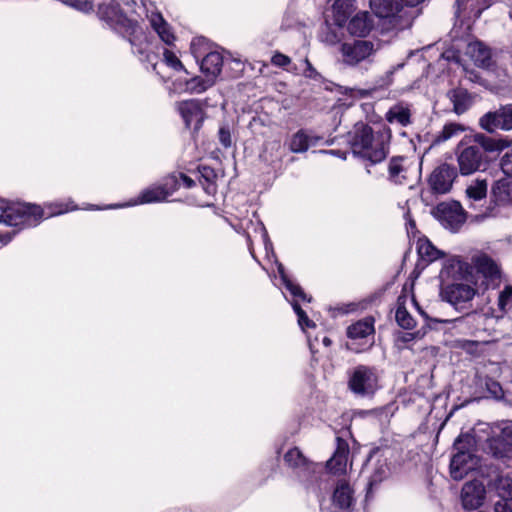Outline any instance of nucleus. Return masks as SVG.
I'll use <instances>...</instances> for the list:
<instances>
[{
  "label": "nucleus",
  "mask_w": 512,
  "mask_h": 512,
  "mask_svg": "<svg viewBox=\"0 0 512 512\" xmlns=\"http://www.w3.org/2000/svg\"><path fill=\"white\" fill-rule=\"evenodd\" d=\"M318 140V137H310L304 130H299L292 136L289 148L294 153H303L311 145H315Z\"/></svg>",
  "instance_id": "obj_26"
},
{
  "label": "nucleus",
  "mask_w": 512,
  "mask_h": 512,
  "mask_svg": "<svg viewBox=\"0 0 512 512\" xmlns=\"http://www.w3.org/2000/svg\"><path fill=\"white\" fill-rule=\"evenodd\" d=\"M487 492L484 484L478 480L465 483L461 491L463 507L468 510L479 508L483 505Z\"/></svg>",
  "instance_id": "obj_10"
},
{
  "label": "nucleus",
  "mask_w": 512,
  "mask_h": 512,
  "mask_svg": "<svg viewBox=\"0 0 512 512\" xmlns=\"http://www.w3.org/2000/svg\"><path fill=\"white\" fill-rule=\"evenodd\" d=\"M395 318L398 325L404 329L410 330L416 325L415 320L404 306H399L397 308Z\"/></svg>",
  "instance_id": "obj_38"
},
{
  "label": "nucleus",
  "mask_w": 512,
  "mask_h": 512,
  "mask_svg": "<svg viewBox=\"0 0 512 512\" xmlns=\"http://www.w3.org/2000/svg\"><path fill=\"white\" fill-rule=\"evenodd\" d=\"M324 343H325V344H329V343H330V340H329V339H327V338H325V339H324Z\"/></svg>",
  "instance_id": "obj_59"
},
{
  "label": "nucleus",
  "mask_w": 512,
  "mask_h": 512,
  "mask_svg": "<svg viewBox=\"0 0 512 512\" xmlns=\"http://www.w3.org/2000/svg\"><path fill=\"white\" fill-rule=\"evenodd\" d=\"M284 460L293 467H300L307 464V459L298 448L290 449L285 455Z\"/></svg>",
  "instance_id": "obj_39"
},
{
  "label": "nucleus",
  "mask_w": 512,
  "mask_h": 512,
  "mask_svg": "<svg viewBox=\"0 0 512 512\" xmlns=\"http://www.w3.org/2000/svg\"><path fill=\"white\" fill-rule=\"evenodd\" d=\"M326 41L330 42L331 44L336 43L338 41L336 34H334V33L328 34L326 36Z\"/></svg>",
  "instance_id": "obj_54"
},
{
  "label": "nucleus",
  "mask_w": 512,
  "mask_h": 512,
  "mask_svg": "<svg viewBox=\"0 0 512 512\" xmlns=\"http://www.w3.org/2000/svg\"><path fill=\"white\" fill-rule=\"evenodd\" d=\"M498 308L502 312L501 315L496 316L498 319L503 318L512 309V286H505L499 293Z\"/></svg>",
  "instance_id": "obj_35"
},
{
  "label": "nucleus",
  "mask_w": 512,
  "mask_h": 512,
  "mask_svg": "<svg viewBox=\"0 0 512 512\" xmlns=\"http://www.w3.org/2000/svg\"><path fill=\"white\" fill-rule=\"evenodd\" d=\"M476 294V289L468 283L454 281L446 284L441 290V296L444 300L459 309L463 304L471 301Z\"/></svg>",
  "instance_id": "obj_6"
},
{
  "label": "nucleus",
  "mask_w": 512,
  "mask_h": 512,
  "mask_svg": "<svg viewBox=\"0 0 512 512\" xmlns=\"http://www.w3.org/2000/svg\"><path fill=\"white\" fill-rule=\"evenodd\" d=\"M472 263L478 273H481L485 278L492 281L498 280L501 276V271L498 264L487 254H477L472 258Z\"/></svg>",
  "instance_id": "obj_17"
},
{
  "label": "nucleus",
  "mask_w": 512,
  "mask_h": 512,
  "mask_svg": "<svg viewBox=\"0 0 512 512\" xmlns=\"http://www.w3.org/2000/svg\"><path fill=\"white\" fill-rule=\"evenodd\" d=\"M149 21L152 28L157 32L164 43L171 45L174 42L175 36L171 31V27L160 13H152L149 17Z\"/></svg>",
  "instance_id": "obj_23"
},
{
  "label": "nucleus",
  "mask_w": 512,
  "mask_h": 512,
  "mask_svg": "<svg viewBox=\"0 0 512 512\" xmlns=\"http://www.w3.org/2000/svg\"><path fill=\"white\" fill-rule=\"evenodd\" d=\"M169 192L165 186H154L144 190L140 195L141 203L160 202L167 198Z\"/></svg>",
  "instance_id": "obj_32"
},
{
  "label": "nucleus",
  "mask_w": 512,
  "mask_h": 512,
  "mask_svg": "<svg viewBox=\"0 0 512 512\" xmlns=\"http://www.w3.org/2000/svg\"><path fill=\"white\" fill-rule=\"evenodd\" d=\"M467 197L473 201H479L487 195V182L486 180H476L466 189Z\"/></svg>",
  "instance_id": "obj_34"
},
{
  "label": "nucleus",
  "mask_w": 512,
  "mask_h": 512,
  "mask_svg": "<svg viewBox=\"0 0 512 512\" xmlns=\"http://www.w3.org/2000/svg\"><path fill=\"white\" fill-rule=\"evenodd\" d=\"M402 157H393L389 162V175L395 182H400L398 176L403 170L401 165Z\"/></svg>",
  "instance_id": "obj_41"
},
{
  "label": "nucleus",
  "mask_w": 512,
  "mask_h": 512,
  "mask_svg": "<svg viewBox=\"0 0 512 512\" xmlns=\"http://www.w3.org/2000/svg\"><path fill=\"white\" fill-rule=\"evenodd\" d=\"M223 57L219 52L208 53L201 61V71L215 80L222 71Z\"/></svg>",
  "instance_id": "obj_22"
},
{
  "label": "nucleus",
  "mask_w": 512,
  "mask_h": 512,
  "mask_svg": "<svg viewBox=\"0 0 512 512\" xmlns=\"http://www.w3.org/2000/svg\"><path fill=\"white\" fill-rule=\"evenodd\" d=\"M476 145L484 152H499L512 144V140L507 138H493L484 134H476L474 136Z\"/></svg>",
  "instance_id": "obj_21"
},
{
  "label": "nucleus",
  "mask_w": 512,
  "mask_h": 512,
  "mask_svg": "<svg viewBox=\"0 0 512 512\" xmlns=\"http://www.w3.org/2000/svg\"><path fill=\"white\" fill-rule=\"evenodd\" d=\"M11 235L10 233H0V242L2 244H7L11 241Z\"/></svg>",
  "instance_id": "obj_52"
},
{
  "label": "nucleus",
  "mask_w": 512,
  "mask_h": 512,
  "mask_svg": "<svg viewBox=\"0 0 512 512\" xmlns=\"http://www.w3.org/2000/svg\"><path fill=\"white\" fill-rule=\"evenodd\" d=\"M434 214L444 226L451 230L458 229L466 219L464 210L456 201L438 204Z\"/></svg>",
  "instance_id": "obj_8"
},
{
  "label": "nucleus",
  "mask_w": 512,
  "mask_h": 512,
  "mask_svg": "<svg viewBox=\"0 0 512 512\" xmlns=\"http://www.w3.org/2000/svg\"><path fill=\"white\" fill-rule=\"evenodd\" d=\"M283 283L286 289L289 290L293 296L299 297L302 300L310 301V299L307 298V295L305 294L303 289L299 285L294 284L290 279H288L287 275H283Z\"/></svg>",
  "instance_id": "obj_40"
},
{
  "label": "nucleus",
  "mask_w": 512,
  "mask_h": 512,
  "mask_svg": "<svg viewBox=\"0 0 512 512\" xmlns=\"http://www.w3.org/2000/svg\"><path fill=\"white\" fill-rule=\"evenodd\" d=\"M459 171L462 175H470L486 165L485 154L477 145L467 146L457 153Z\"/></svg>",
  "instance_id": "obj_5"
},
{
  "label": "nucleus",
  "mask_w": 512,
  "mask_h": 512,
  "mask_svg": "<svg viewBox=\"0 0 512 512\" xmlns=\"http://www.w3.org/2000/svg\"><path fill=\"white\" fill-rule=\"evenodd\" d=\"M32 214V204L6 203L0 206V223L18 227L25 224Z\"/></svg>",
  "instance_id": "obj_7"
},
{
  "label": "nucleus",
  "mask_w": 512,
  "mask_h": 512,
  "mask_svg": "<svg viewBox=\"0 0 512 512\" xmlns=\"http://www.w3.org/2000/svg\"><path fill=\"white\" fill-rule=\"evenodd\" d=\"M407 6H416L419 3L423 2L424 0H403Z\"/></svg>",
  "instance_id": "obj_55"
},
{
  "label": "nucleus",
  "mask_w": 512,
  "mask_h": 512,
  "mask_svg": "<svg viewBox=\"0 0 512 512\" xmlns=\"http://www.w3.org/2000/svg\"><path fill=\"white\" fill-rule=\"evenodd\" d=\"M33 211H34V220H36V218H42L43 210L40 206H37L34 204Z\"/></svg>",
  "instance_id": "obj_53"
},
{
  "label": "nucleus",
  "mask_w": 512,
  "mask_h": 512,
  "mask_svg": "<svg viewBox=\"0 0 512 512\" xmlns=\"http://www.w3.org/2000/svg\"><path fill=\"white\" fill-rule=\"evenodd\" d=\"M487 491L491 497H498V501H512V477L497 474L494 479L488 481Z\"/></svg>",
  "instance_id": "obj_16"
},
{
  "label": "nucleus",
  "mask_w": 512,
  "mask_h": 512,
  "mask_svg": "<svg viewBox=\"0 0 512 512\" xmlns=\"http://www.w3.org/2000/svg\"><path fill=\"white\" fill-rule=\"evenodd\" d=\"M367 12L356 14L348 24V30L352 35L363 37L371 30Z\"/></svg>",
  "instance_id": "obj_27"
},
{
  "label": "nucleus",
  "mask_w": 512,
  "mask_h": 512,
  "mask_svg": "<svg viewBox=\"0 0 512 512\" xmlns=\"http://www.w3.org/2000/svg\"><path fill=\"white\" fill-rule=\"evenodd\" d=\"M390 466L387 462V458L378 459L375 468L370 477V485H375L382 482L390 475Z\"/></svg>",
  "instance_id": "obj_33"
},
{
  "label": "nucleus",
  "mask_w": 512,
  "mask_h": 512,
  "mask_svg": "<svg viewBox=\"0 0 512 512\" xmlns=\"http://www.w3.org/2000/svg\"><path fill=\"white\" fill-rule=\"evenodd\" d=\"M464 2V0H456L455 1V5L457 6V11H456V14L459 13V9H460V6L461 4Z\"/></svg>",
  "instance_id": "obj_57"
},
{
  "label": "nucleus",
  "mask_w": 512,
  "mask_h": 512,
  "mask_svg": "<svg viewBox=\"0 0 512 512\" xmlns=\"http://www.w3.org/2000/svg\"><path fill=\"white\" fill-rule=\"evenodd\" d=\"M214 83L215 80L208 76L205 78L194 77L187 82V89L192 93L200 94L212 87Z\"/></svg>",
  "instance_id": "obj_36"
},
{
  "label": "nucleus",
  "mask_w": 512,
  "mask_h": 512,
  "mask_svg": "<svg viewBox=\"0 0 512 512\" xmlns=\"http://www.w3.org/2000/svg\"><path fill=\"white\" fill-rule=\"evenodd\" d=\"M380 40L358 39L341 45L343 62L349 66H355L370 58L381 49Z\"/></svg>",
  "instance_id": "obj_2"
},
{
  "label": "nucleus",
  "mask_w": 512,
  "mask_h": 512,
  "mask_svg": "<svg viewBox=\"0 0 512 512\" xmlns=\"http://www.w3.org/2000/svg\"><path fill=\"white\" fill-rule=\"evenodd\" d=\"M370 8L379 18H390L397 25V18L402 17L404 9L396 0H369Z\"/></svg>",
  "instance_id": "obj_14"
},
{
  "label": "nucleus",
  "mask_w": 512,
  "mask_h": 512,
  "mask_svg": "<svg viewBox=\"0 0 512 512\" xmlns=\"http://www.w3.org/2000/svg\"><path fill=\"white\" fill-rule=\"evenodd\" d=\"M418 254L423 260L433 262L444 257V252L437 249L429 240H419Z\"/></svg>",
  "instance_id": "obj_30"
},
{
  "label": "nucleus",
  "mask_w": 512,
  "mask_h": 512,
  "mask_svg": "<svg viewBox=\"0 0 512 512\" xmlns=\"http://www.w3.org/2000/svg\"><path fill=\"white\" fill-rule=\"evenodd\" d=\"M332 502L334 506H337L341 510H349L354 502L353 491L348 483L341 481L337 484L333 496Z\"/></svg>",
  "instance_id": "obj_20"
},
{
  "label": "nucleus",
  "mask_w": 512,
  "mask_h": 512,
  "mask_svg": "<svg viewBox=\"0 0 512 512\" xmlns=\"http://www.w3.org/2000/svg\"><path fill=\"white\" fill-rule=\"evenodd\" d=\"M486 386L491 394H493L494 397L499 398L502 396L503 391L500 384L496 381H489L486 383Z\"/></svg>",
  "instance_id": "obj_48"
},
{
  "label": "nucleus",
  "mask_w": 512,
  "mask_h": 512,
  "mask_svg": "<svg viewBox=\"0 0 512 512\" xmlns=\"http://www.w3.org/2000/svg\"><path fill=\"white\" fill-rule=\"evenodd\" d=\"M456 177V168L447 163H443L432 171L428 183L434 193L446 194L451 190Z\"/></svg>",
  "instance_id": "obj_9"
},
{
  "label": "nucleus",
  "mask_w": 512,
  "mask_h": 512,
  "mask_svg": "<svg viewBox=\"0 0 512 512\" xmlns=\"http://www.w3.org/2000/svg\"><path fill=\"white\" fill-rule=\"evenodd\" d=\"M219 141L225 147L229 148L232 145L231 133L227 126H222L218 132Z\"/></svg>",
  "instance_id": "obj_45"
},
{
  "label": "nucleus",
  "mask_w": 512,
  "mask_h": 512,
  "mask_svg": "<svg viewBox=\"0 0 512 512\" xmlns=\"http://www.w3.org/2000/svg\"><path fill=\"white\" fill-rule=\"evenodd\" d=\"M356 0H334L332 5L333 20L342 27L356 10Z\"/></svg>",
  "instance_id": "obj_19"
},
{
  "label": "nucleus",
  "mask_w": 512,
  "mask_h": 512,
  "mask_svg": "<svg viewBox=\"0 0 512 512\" xmlns=\"http://www.w3.org/2000/svg\"><path fill=\"white\" fill-rule=\"evenodd\" d=\"M466 55L469 56L478 67L489 68L492 65L491 51L480 41L470 42L466 48Z\"/></svg>",
  "instance_id": "obj_18"
},
{
  "label": "nucleus",
  "mask_w": 512,
  "mask_h": 512,
  "mask_svg": "<svg viewBox=\"0 0 512 512\" xmlns=\"http://www.w3.org/2000/svg\"><path fill=\"white\" fill-rule=\"evenodd\" d=\"M492 196L499 204L512 201V180L508 178L499 179L494 183L491 190Z\"/></svg>",
  "instance_id": "obj_25"
},
{
  "label": "nucleus",
  "mask_w": 512,
  "mask_h": 512,
  "mask_svg": "<svg viewBox=\"0 0 512 512\" xmlns=\"http://www.w3.org/2000/svg\"><path fill=\"white\" fill-rule=\"evenodd\" d=\"M512 501H496L494 504L495 512H512Z\"/></svg>",
  "instance_id": "obj_49"
},
{
  "label": "nucleus",
  "mask_w": 512,
  "mask_h": 512,
  "mask_svg": "<svg viewBox=\"0 0 512 512\" xmlns=\"http://www.w3.org/2000/svg\"><path fill=\"white\" fill-rule=\"evenodd\" d=\"M304 63L306 64V69L304 71L305 77L316 79L319 76V73L316 71V69L312 66V64L307 58L304 60Z\"/></svg>",
  "instance_id": "obj_50"
},
{
  "label": "nucleus",
  "mask_w": 512,
  "mask_h": 512,
  "mask_svg": "<svg viewBox=\"0 0 512 512\" xmlns=\"http://www.w3.org/2000/svg\"><path fill=\"white\" fill-rule=\"evenodd\" d=\"M475 446V439L472 435L460 434L454 442V449L456 453H472V449Z\"/></svg>",
  "instance_id": "obj_37"
},
{
  "label": "nucleus",
  "mask_w": 512,
  "mask_h": 512,
  "mask_svg": "<svg viewBox=\"0 0 512 512\" xmlns=\"http://www.w3.org/2000/svg\"><path fill=\"white\" fill-rule=\"evenodd\" d=\"M348 449L339 445L333 456L327 461V468L334 474L343 473L346 469Z\"/></svg>",
  "instance_id": "obj_29"
},
{
  "label": "nucleus",
  "mask_w": 512,
  "mask_h": 512,
  "mask_svg": "<svg viewBox=\"0 0 512 512\" xmlns=\"http://www.w3.org/2000/svg\"><path fill=\"white\" fill-rule=\"evenodd\" d=\"M511 429L509 423L506 424L496 436L487 440L488 452L497 459L512 457V439L508 437V430Z\"/></svg>",
  "instance_id": "obj_11"
},
{
  "label": "nucleus",
  "mask_w": 512,
  "mask_h": 512,
  "mask_svg": "<svg viewBox=\"0 0 512 512\" xmlns=\"http://www.w3.org/2000/svg\"><path fill=\"white\" fill-rule=\"evenodd\" d=\"M463 131H465V127L462 124L453 123V122L448 123L443 127V129L438 134L435 135L432 143L433 144L443 143V142L459 135Z\"/></svg>",
  "instance_id": "obj_31"
},
{
  "label": "nucleus",
  "mask_w": 512,
  "mask_h": 512,
  "mask_svg": "<svg viewBox=\"0 0 512 512\" xmlns=\"http://www.w3.org/2000/svg\"><path fill=\"white\" fill-rule=\"evenodd\" d=\"M479 126L489 133L496 130H512V104L503 105L495 111L485 113L479 119Z\"/></svg>",
  "instance_id": "obj_4"
},
{
  "label": "nucleus",
  "mask_w": 512,
  "mask_h": 512,
  "mask_svg": "<svg viewBox=\"0 0 512 512\" xmlns=\"http://www.w3.org/2000/svg\"><path fill=\"white\" fill-rule=\"evenodd\" d=\"M349 389L356 395L369 396L378 389V375L374 367L356 366L350 373Z\"/></svg>",
  "instance_id": "obj_3"
},
{
  "label": "nucleus",
  "mask_w": 512,
  "mask_h": 512,
  "mask_svg": "<svg viewBox=\"0 0 512 512\" xmlns=\"http://www.w3.org/2000/svg\"><path fill=\"white\" fill-rule=\"evenodd\" d=\"M386 120L389 123L397 122L401 126H408L411 123L410 109L401 103L396 104L386 113Z\"/></svg>",
  "instance_id": "obj_28"
},
{
  "label": "nucleus",
  "mask_w": 512,
  "mask_h": 512,
  "mask_svg": "<svg viewBox=\"0 0 512 512\" xmlns=\"http://www.w3.org/2000/svg\"><path fill=\"white\" fill-rule=\"evenodd\" d=\"M271 63L278 67H285L291 63V59L280 52H276L272 58Z\"/></svg>",
  "instance_id": "obj_46"
},
{
  "label": "nucleus",
  "mask_w": 512,
  "mask_h": 512,
  "mask_svg": "<svg viewBox=\"0 0 512 512\" xmlns=\"http://www.w3.org/2000/svg\"><path fill=\"white\" fill-rule=\"evenodd\" d=\"M446 97L452 104V111L458 116L466 113L476 100V94L469 92L463 87H455L448 90Z\"/></svg>",
  "instance_id": "obj_12"
},
{
  "label": "nucleus",
  "mask_w": 512,
  "mask_h": 512,
  "mask_svg": "<svg viewBox=\"0 0 512 512\" xmlns=\"http://www.w3.org/2000/svg\"><path fill=\"white\" fill-rule=\"evenodd\" d=\"M178 111L180 112L186 127H190L192 122H195L194 129L197 130L201 127L204 111L198 100L191 99L178 103Z\"/></svg>",
  "instance_id": "obj_15"
},
{
  "label": "nucleus",
  "mask_w": 512,
  "mask_h": 512,
  "mask_svg": "<svg viewBox=\"0 0 512 512\" xmlns=\"http://www.w3.org/2000/svg\"><path fill=\"white\" fill-rule=\"evenodd\" d=\"M164 61L170 67L175 70H182L184 66L182 62L178 59V57L170 50L166 49L163 53Z\"/></svg>",
  "instance_id": "obj_42"
},
{
  "label": "nucleus",
  "mask_w": 512,
  "mask_h": 512,
  "mask_svg": "<svg viewBox=\"0 0 512 512\" xmlns=\"http://www.w3.org/2000/svg\"><path fill=\"white\" fill-rule=\"evenodd\" d=\"M500 166L505 175L512 177V149L502 156Z\"/></svg>",
  "instance_id": "obj_43"
},
{
  "label": "nucleus",
  "mask_w": 512,
  "mask_h": 512,
  "mask_svg": "<svg viewBox=\"0 0 512 512\" xmlns=\"http://www.w3.org/2000/svg\"><path fill=\"white\" fill-rule=\"evenodd\" d=\"M349 143L354 155L377 164L386 159L389 152L390 134L374 132L366 123L358 122L349 132Z\"/></svg>",
  "instance_id": "obj_1"
},
{
  "label": "nucleus",
  "mask_w": 512,
  "mask_h": 512,
  "mask_svg": "<svg viewBox=\"0 0 512 512\" xmlns=\"http://www.w3.org/2000/svg\"><path fill=\"white\" fill-rule=\"evenodd\" d=\"M456 265L458 266V269L460 270V269H461V263H460V261H457V262H456Z\"/></svg>",
  "instance_id": "obj_58"
},
{
  "label": "nucleus",
  "mask_w": 512,
  "mask_h": 512,
  "mask_svg": "<svg viewBox=\"0 0 512 512\" xmlns=\"http://www.w3.org/2000/svg\"><path fill=\"white\" fill-rule=\"evenodd\" d=\"M439 322H444V323H447L448 321L447 320H438Z\"/></svg>",
  "instance_id": "obj_61"
},
{
  "label": "nucleus",
  "mask_w": 512,
  "mask_h": 512,
  "mask_svg": "<svg viewBox=\"0 0 512 512\" xmlns=\"http://www.w3.org/2000/svg\"><path fill=\"white\" fill-rule=\"evenodd\" d=\"M461 319L464 320L466 323L479 324L481 321H483L485 319V314L478 313V312L467 313Z\"/></svg>",
  "instance_id": "obj_47"
},
{
  "label": "nucleus",
  "mask_w": 512,
  "mask_h": 512,
  "mask_svg": "<svg viewBox=\"0 0 512 512\" xmlns=\"http://www.w3.org/2000/svg\"><path fill=\"white\" fill-rule=\"evenodd\" d=\"M293 309L298 316V322H299L300 326H302V327L303 326H307V327L314 326V324H312L311 321L309 320L305 311L301 308V306L298 303L293 304Z\"/></svg>",
  "instance_id": "obj_44"
},
{
  "label": "nucleus",
  "mask_w": 512,
  "mask_h": 512,
  "mask_svg": "<svg viewBox=\"0 0 512 512\" xmlns=\"http://www.w3.org/2000/svg\"><path fill=\"white\" fill-rule=\"evenodd\" d=\"M478 459L473 453H456L450 462V475L456 480H462L470 471L474 470Z\"/></svg>",
  "instance_id": "obj_13"
},
{
  "label": "nucleus",
  "mask_w": 512,
  "mask_h": 512,
  "mask_svg": "<svg viewBox=\"0 0 512 512\" xmlns=\"http://www.w3.org/2000/svg\"><path fill=\"white\" fill-rule=\"evenodd\" d=\"M374 333L373 319L365 318L347 328V336L351 340L365 339Z\"/></svg>",
  "instance_id": "obj_24"
},
{
  "label": "nucleus",
  "mask_w": 512,
  "mask_h": 512,
  "mask_svg": "<svg viewBox=\"0 0 512 512\" xmlns=\"http://www.w3.org/2000/svg\"><path fill=\"white\" fill-rule=\"evenodd\" d=\"M348 347L350 348V350H354V348H353V347H350V346H348ZM355 351H357V352H358L359 350H358V349H355Z\"/></svg>",
  "instance_id": "obj_60"
},
{
  "label": "nucleus",
  "mask_w": 512,
  "mask_h": 512,
  "mask_svg": "<svg viewBox=\"0 0 512 512\" xmlns=\"http://www.w3.org/2000/svg\"><path fill=\"white\" fill-rule=\"evenodd\" d=\"M180 177L186 188H192L193 186H195L194 180L189 176L185 174H180Z\"/></svg>",
  "instance_id": "obj_51"
},
{
  "label": "nucleus",
  "mask_w": 512,
  "mask_h": 512,
  "mask_svg": "<svg viewBox=\"0 0 512 512\" xmlns=\"http://www.w3.org/2000/svg\"><path fill=\"white\" fill-rule=\"evenodd\" d=\"M278 272H279V274L281 276V279L283 280V275H286V274H285V271H284V267L282 265H279Z\"/></svg>",
  "instance_id": "obj_56"
}]
</instances>
